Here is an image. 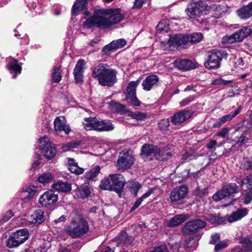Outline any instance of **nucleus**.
I'll return each instance as SVG.
<instances>
[{
    "label": "nucleus",
    "instance_id": "obj_49",
    "mask_svg": "<svg viewBox=\"0 0 252 252\" xmlns=\"http://www.w3.org/2000/svg\"><path fill=\"white\" fill-rule=\"evenodd\" d=\"M247 185V188L248 189H252V175H250L247 176L245 178L242 179L241 185Z\"/></svg>",
    "mask_w": 252,
    "mask_h": 252
},
{
    "label": "nucleus",
    "instance_id": "obj_6",
    "mask_svg": "<svg viewBox=\"0 0 252 252\" xmlns=\"http://www.w3.org/2000/svg\"><path fill=\"white\" fill-rule=\"evenodd\" d=\"M210 6L202 0L192 2L188 4L185 10L186 14L190 18H196L202 15H207Z\"/></svg>",
    "mask_w": 252,
    "mask_h": 252
},
{
    "label": "nucleus",
    "instance_id": "obj_51",
    "mask_svg": "<svg viewBox=\"0 0 252 252\" xmlns=\"http://www.w3.org/2000/svg\"><path fill=\"white\" fill-rule=\"evenodd\" d=\"M249 138L247 137L244 134H242L238 138L236 142V144L242 146L248 142Z\"/></svg>",
    "mask_w": 252,
    "mask_h": 252
},
{
    "label": "nucleus",
    "instance_id": "obj_23",
    "mask_svg": "<svg viewBox=\"0 0 252 252\" xmlns=\"http://www.w3.org/2000/svg\"><path fill=\"white\" fill-rule=\"evenodd\" d=\"M54 128L56 131H64L68 134L70 131L69 126L66 124L65 118L63 116L57 117L54 121Z\"/></svg>",
    "mask_w": 252,
    "mask_h": 252
},
{
    "label": "nucleus",
    "instance_id": "obj_18",
    "mask_svg": "<svg viewBox=\"0 0 252 252\" xmlns=\"http://www.w3.org/2000/svg\"><path fill=\"white\" fill-rule=\"evenodd\" d=\"M85 61L79 59L74 67L73 75L75 81L78 84H82L83 81V73L84 70Z\"/></svg>",
    "mask_w": 252,
    "mask_h": 252
},
{
    "label": "nucleus",
    "instance_id": "obj_44",
    "mask_svg": "<svg viewBox=\"0 0 252 252\" xmlns=\"http://www.w3.org/2000/svg\"><path fill=\"white\" fill-rule=\"evenodd\" d=\"M128 116L132 119H136L137 121H142L147 118V115L145 113L140 112H130Z\"/></svg>",
    "mask_w": 252,
    "mask_h": 252
},
{
    "label": "nucleus",
    "instance_id": "obj_50",
    "mask_svg": "<svg viewBox=\"0 0 252 252\" xmlns=\"http://www.w3.org/2000/svg\"><path fill=\"white\" fill-rule=\"evenodd\" d=\"M228 244L225 241H222L219 242L215 247V251L216 252L219 251L222 249L226 248Z\"/></svg>",
    "mask_w": 252,
    "mask_h": 252
},
{
    "label": "nucleus",
    "instance_id": "obj_62",
    "mask_svg": "<svg viewBox=\"0 0 252 252\" xmlns=\"http://www.w3.org/2000/svg\"><path fill=\"white\" fill-rule=\"evenodd\" d=\"M217 144V141L215 140H211L206 145V147L209 149H212L214 146Z\"/></svg>",
    "mask_w": 252,
    "mask_h": 252
},
{
    "label": "nucleus",
    "instance_id": "obj_46",
    "mask_svg": "<svg viewBox=\"0 0 252 252\" xmlns=\"http://www.w3.org/2000/svg\"><path fill=\"white\" fill-rule=\"evenodd\" d=\"M224 220L223 218H221L216 215H211L209 218V221L213 224H220Z\"/></svg>",
    "mask_w": 252,
    "mask_h": 252
},
{
    "label": "nucleus",
    "instance_id": "obj_40",
    "mask_svg": "<svg viewBox=\"0 0 252 252\" xmlns=\"http://www.w3.org/2000/svg\"><path fill=\"white\" fill-rule=\"evenodd\" d=\"M54 177V175L50 172L44 173L38 177V181L44 185L50 183Z\"/></svg>",
    "mask_w": 252,
    "mask_h": 252
},
{
    "label": "nucleus",
    "instance_id": "obj_43",
    "mask_svg": "<svg viewBox=\"0 0 252 252\" xmlns=\"http://www.w3.org/2000/svg\"><path fill=\"white\" fill-rule=\"evenodd\" d=\"M208 194V189L207 188L201 189L199 186L197 187L192 192V194L194 196L199 198H201L207 196Z\"/></svg>",
    "mask_w": 252,
    "mask_h": 252
},
{
    "label": "nucleus",
    "instance_id": "obj_41",
    "mask_svg": "<svg viewBox=\"0 0 252 252\" xmlns=\"http://www.w3.org/2000/svg\"><path fill=\"white\" fill-rule=\"evenodd\" d=\"M62 76L61 74V69L60 66H55L53 69L52 73V79L53 82L58 83L61 80Z\"/></svg>",
    "mask_w": 252,
    "mask_h": 252
},
{
    "label": "nucleus",
    "instance_id": "obj_21",
    "mask_svg": "<svg viewBox=\"0 0 252 252\" xmlns=\"http://www.w3.org/2000/svg\"><path fill=\"white\" fill-rule=\"evenodd\" d=\"M7 61L8 63L6 65V67L9 71L14 73L12 77L15 79L17 74H20L21 72V64L18 62V60L12 57H9Z\"/></svg>",
    "mask_w": 252,
    "mask_h": 252
},
{
    "label": "nucleus",
    "instance_id": "obj_22",
    "mask_svg": "<svg viewBox=\"0 0 252 252\" xmlns=\"http://www.w3.org/2000/svg\"><path fill=\"white\" fill-rule=\"evenodd\" d=\"M242 107L240 106L237 110H236L234 112H232L231 114H227L220 118L215 122V123H214L213 127L215 128L219 127L226 122L231 121L240 113Z\"/></svg>",
    "mask_w": 252,
    "mask_h": 252
},
{
    "label": "nucleus",
    "instance_id": "obj_52",
    "mask_svg": "<svg viewBox=\"0 0 252 252\" xmlns=\"http://www.w3.org/2000/svg\"><path fill=\"white\" fill-rule=\"evenodd\" d=\"M229 131V128L228 127H223L220 131H218L216 133V135L218 137L224 138L226 134L228 133Z\"/></svg>",
    "mask_w": 252,
    "mask_h": 252
},
{
    "label": "nucleus",
    "instance_id": "obj_38",
    "mask_svg": "<svg viewBox=\"0 0 252 252\" xmlns=\"http://www.w3.org/2000/svg\"><path fill=\"white\" fill-rule=\"evenodd\" d=\"M240 168L244 170L252 169V157H244L241 161Z\"/></svg>",
    "mask_w": 252,
    "mask_h": 252
},
{
    "label": "nucleus",
    "instance_id": "obj_28",
    "mask_svg": "<svg viewBox=\"0 0 252 252\" xmlns=\"http://www.w3.org/2000/svg\"><path fill=\"white\" fill-rule=\"evenodd\" d=\"M67 168L71 173L76 175L81 174L84 172V169L79 167L75 159L72 158L67 159Z\"/></svg>",
    "mask_w": 252,
    "mask_h": 252
},
{
    "label": "nucleus",
    "instance_id": "obj_20",
    "mask_svg": "<svg viewBox=\"0 0 252 252\" xmlns=\"http://www.w3.org/2000/svg\"><path fill=\"white\" fill-rule=\"evenodd\" d=\"M158 81L159 78L158 76L154 74L150 75L143 80L142 85L144 90L149 91L158 86Z\"/></svg>",
    "mask_w": 252,
    "mask_h": 252
},
{
    "label": "nucleus",
    "instance_id": "obj_31",
    "mask_svg": "<svg viewBox=\"0 0 252 252\" xmlns=\"http://www.w3.org/2000/svg\"><path fill=\"white\" fill-rule=\"evenodd\" d=\"M44 213L41 210H36L30 218V221L33 224H40L44 221Z\"/></svg>",
    "mask_w": 252,
    "mask_h": 252
},
{
    "label": "nucleus",
    "instance_id": "obj_14",
    "mask_svg": "<svg viewBox=\"0 0 252 252\" xmlns=\"http://www.w3.org/2000/svg\"><path fill=\"white\" fill-rule=\"evenodd\" d=\"M133 161V157L129 152H123L119 154L117 166L119 169L126 170L130 167Z\"/></svg>",
    "mask_w": 252,
    "mask_h": 252
},
{
    "label": "nucleus",
    "instance_id": "obj_45",
    "mask_svg": "<svg viewBox=\"0 0 252 252\" xmlns=\"http://www.w3.org/2000/svg\"><path fill=\"white\" fill-rule=\"evenodd\" d=\"M141 188V185L138 182H133L131 183L129 189L134 196H137L138 192Z\"/></svg>",
    "mask_w": 252,
    "mask_h": 252
},
{
    "label": "nucleus",
    "instance_id": "obj_48",
    "mask_svg": "<svg viewBox=\"0 0 252 252\" xmlns=\"http://www.w3.org/2000/svg\"><path fill=\"white\" fill-rule=\"evenodd\" d=\"M127 100L129 101L131 105L134 106H140V101L137 98L136 94L129 96H126Z\"/></svg>",
    "mask_w": 252,
    "mask_h": 252
},
{
    "label": "nucleus",
    "instance_id": "obj_11",
    "mask_svg": "<svg viewBox=\"0 0 252 252\" xmlns=\"http://www.w3.org/2000/svg\"><path fill=\"white\" fill-rule=\"evenodd\" d=\"M58 200V194H56L54 190L50 189L40 196L38 201L42 206L51 208L56 204Z\"/></svg>",
    "mask_w": 252,
    "mask_h": 252
},
{
    "label": "nucleus",
    "instance_id": "obj_56",
    "mask_svg": "<svg viewBox=\"0 0 252 252\" xmlns=\"http://www.w3.org/2000/svg\"><path fill=\"white\" fill-rule=\"evenodd\" d=\"M230 81H226L223 80L221 78H217L213 80L212 82V85H219V84H222V85H226L230 83Z\"/></svg>",
    "mask_w": 252,
    "mask_h": 252
},
{
    "label": "nucleus",
    "instance_id": "obj_59",
    "mask_svg": "<svg viewBox=\"0 0 252 252\" xmlns=\"http://www.w3.org/2000/svg\"><path fill=\"white\" fill-rule=\"evenodd\" d=\"M220 239V234L219 233H215L211 236V239L210 241V244H215Z\"/></svg>",
    "mask_w": 252,
    "mask_h": 252
},
{
    "label": "nucleus",
    "instance_id": "obj_1",
    "mask_svg": "<svg viewBox=\"0 0 252 252\" xmlns=\"http://www.w3.org/2000/svg\"><path fill=\"white\" fill-rule=\"evenodd\" d=\"M123 18V16L117 12L113 13L109 16L96 13L84 22L83 27L88 29L95 27L100 29H106L119 23Z\"/></svg>",
    "mask_w": 252,
    "mask_h": 252
},
{
    "label": "nucleus",
    "instance_id": "obj_30",
    "mask_svg": "<svg viewBox=\"0 0 252 252\" xmlns=\"http://www.w3.org/2000/svg\"><path fill=\"white\" fill-rule=\"evenodd\" d=\"M54 189L63 192H68L71 190V184L67 182L57 181L52 185Z\"/></svg>",
    "mask_w": 252,
    "mask_h": 252
},
{
    "label": "nucleus",
    "instance_id": "obj_54",
    "mask_svg": "<svg viewBox=\"0 0 252 252\" xmlns=\"http://www.w3.org/2000/svg\"><path fill=\"white\" fill-rule=\"evenodd\" d=\"M194 97L193 95H190L189 97L183 99L181 101L180 104L183 106H185L189 104L191 101H192L194 100Z\"/></svg>",
    "mask_w": 252,
    "mask_h": 252
},
{
    "label": "nucleus",
    "instance_id": "obj_32",
    "mask_svg": "<svg viewBox=\"0 0 252 252\" xmlns=\"http://www.w3.org/2000/svg\"><path fill=\"white\" fill-rule=\"evenodd\" d=\"M188 218V215L180 214L176 215L168 222L167 225L170 227L178 226L187 220Z\"/></svg>",
    "mask_w": 252,
    "mask_h": 252
},
{
    "label": "nucleus",
    "instance_id": "obj_63",
    "mask_svg": "<svg viewBox=\"0 0 252 252\" xmlns=\"http://www.w3.org/2000/svg\"><path fill=\"white\" fill-rule=\"evenodd\" d=\"M166 25L163 22H160L157 26V30L160 31L166 30Z\"/></svg>",
    "mask_w": 252,
    "mask_h": 252
},
{
    "label": "nucleus",
    "instance_id": "obj_19",
    "mask_svg": "<svg viewBox=\"0 0 252 252\" xmlns=\"http://www.w3.org/2000/svg\"><path fill=\"white\" fill-rule=\"evenodd\" d=\"M192 114L191 111L183 110L174 114L172 117L171 121L175 125H179L190 118Z\"/></svg>",
    "mask_w": 252,
    "mask_h": 252
},
{
    "label": "nucleus",
    "instance_id": "obj_36",
    "mask_svg": "<svg viewBox=\"0 0 252 252\" xmlns=\"http://www.w3.org/2000/svg\"><path fill=\"white\" fill-rule=\"evenodd\" d=\"M155 190V188H152L150 189L147 192L144 193L141 197L139 198L136 200L134 205L131 208L130 212H132L136 209L142 203L143 200L148 197H149L152 193H154Z\"/></svg>",
    "mask_w": 252,
    "mask_h": 252
},
{
    "label": "nucleus",
    "instance_id": "obj_17",
    "mask_svg": "<svg viewBox=\"0 0 252 252\" xmlns=\"http://www.w3.org/2000/svg\"><path fill=\"white\" fill-rule=\"evenodd\" d=\"M126 44V41L123 38L113 40L103 48L102 52L105 54H109L112 52L124 47Z\"/></svg>",
    "mask_w": 252,
    "mask_h": 252
},
{
    "label": "nucleus",
    "instance_id": "obj_25",
    "mask_svg": "<svg viewBox=\"0 0 252 252\" xmlns=\"http://www.w3.org/2000/svg\"><path fill=\"white\" fill-rule=\"evenodd\" d=\"M99 119L96 117H89L84 119L83 122L84 128L87 130H94L98 131Z\"/></svg>",
    "mask_w": 252,
    "mask_h": 252
},
{
    "label": "nucleus",
    "instance_id": "obj_4",
    "mask_svg": "<svg viewBox=\"0 0 252 252\" xmlns=\"http://www.w3.org/2000/svg\"><path fill=\"white\" fill-rule=\"evenodd\" d=\"M202 38L203 35L200 32H195L190 35L179 33L170 36L164 46L166 49L173 51L188 42H198Z\"/></svg>",
    "mask_w": 252,
    "mask_h": 252
},
{
    "label": "nucleus",
    "instance_id": "obj_60",
    "mask_svg": "<svg viewBox=\"0 0 252 252\" xmlns=\"http://www.w3.org/2000/svg\"><path fill=\"white\" fill-rule=\"evenodd\" d=\"M13 214L10 210L8 211L3 217V222L8 221L12 216Z\"/></svg>",
    "mask_w": 252,
    "mask_h": 252
},
{
    "label": "nucleus",
    "instance_id": "obj_34",
    "mask_svg": "<svg viewBox=\"0 0 252 252\" xmlns=\"http://www.w3.org/2000/svg\"><path fill=\"white\" fill-rule=\"evenodd\" d=\"M87 2L86 0H77L72 7V14L77 15L81 10L86 9Z\"/></svg>",
    "mask_w": 252,
    "mask_h": 252
},
{
    "label": "nucleus",
    "instance_id": "obj_24",
    "mask_svg": "<svg viewBox=\"0 0 252 252\" xmlns=\"http://www.w3.org/2000/svg\"><path fill=\"white\" fill-rule=\"evenodd\" d=\"M175 67L183 71H187L194 68V64L188 60L179 59L174 62Z\"/></svg>",
    "mask_w": 252,
    "mask_h": 252
},
{
    "label": "nucleus",
    "instance_id": "obj_58",
    "mask_svg": "<svg viewBox=\"0 0 252 252\" xmlns=\"http://www.w3.org/2000/svg\"><path fill=\"white\" fill-rule=\"evenodd\" d=\"M151 252H169L167 247L165 245H161L156 247Z\"/></svg>",
    "mask_w": 252,
    "mask_h": 252
},
{
    "label": "nucleus",
    "instance_id": "obj_13",
    "mask_svg": "<svg viewBox=\"0 0 252 252\" xmlns=\"http://www.w3.org/2000/svg\"><path fill=\"white\" fill-rule=\"evenodd\" d=\"M37 190V188L34 186H29L22 189L20 193L19 197L23 201L22 203L23 208L25 207L28 205H31V200Z\"/></svg>",
    "mask_w": 252,
    "mask_h": 252
},
{
    "label": "nucleus",
    "instance_id": "obj_29",
    "mask_svg": "<svg viewBox=\"0 0 252 252\" xmlns=\"http://www.w3.org/2000/svg\"><path fill=\"white\" fill-rule=\"evenodd\" d=\"M159 152V148L157 146L145 144L141 148V155L145 157L149 156L153 154H156Z\"/></svg>",
    "mask_w": 252,
    "mask_h": 252
},
{
    "label": "nucleus",
    "instance_id": "obj_37",
    "mask_svg": "<svg viewBox=\"0 0 252 252\" xmlns=\"http://www.w3.org/2000/svg\"><path fill=\"white\" fill-rule=\"evenodd\" d=\"M100 168L99 166H95L93 168L86 172L85 174V178L88 180H91L96 177L100 173Z\"/></svg>",
    "mask_w": 252,
    "mask_h": 252
},
{
    "label": "nucleus",
    "instance_id": "obj_61",
    "mask_svg": "<svg viewBox=\"0 0 252 252\" xmlns=\"http://www.w3.org/2000/svg\"><path fill=\"white\" fill-rule=\"evenodd\" d=\"M182 244L180 242L175 243L172 245L171 249L174 252H179V250L182 248Z\"/></svg>",
    "mask_w": 252,
    "mask_h": 252
},
{
    "label": "nucleus",
    "instance_id": "obj_42",
    "mask_svg": "<svg viewBox=\"0 0 252 252\" xmlns=\"http://www.w3.org/2000/svg\"><path fill=\"white\" fill-rule=\"evenodd\" d=\"M252 235H248L245 237H241L238 238L239 243L241 244L244 247L249 248L252 247Z\"/></svg>",
    "mask_w": 252,
    "mask_h": 252
},
{
    "label": "nucleus",
    "instance_id": "obj_33",
    "mask_svg": "<svg viewBox=\"0 0 252 252\" xmlns=\"http://www.w3.org/2000/svg\"><path fill=\"white\" fill-rule=\"evenodd\" d=\"M98 131H109L114 129V126L109 121H105L99 119Z\"/></svg>",
    "mask_w": 252,
    "mask_h": 252
},
{
    "label": "nucleus",
    "instance_id": "obj_27",
    "mask_svg": "<svg viewBox=\"0 0 252 252\" xmlns=\"http://www.w3.org/2000/svg\"><path fill=\"white\" fill-rule=\"evenodd\" d=\"M238 16L242 19H247L252 16V2L243 6L237 11Z\"/></svg>",
    "mask_w": 252,
    "mask_h": 252
},
{
    "label": "nucleus",
    "instance_id": "obj_64",
    "mask_svg": "<svg viewBox=\"0 0 252 252\" xmlns=\"http://www.w3.org/2000/svg\"><path fill=\"white\" fill-rule=\"evenodd\" d=\"M66 220V216L62 215L59 218H58L57 219H55L54 220V222L55 223H58L59 222H64Z\"/></svg>",
    "mask_w": 252,
    "mask_h": 252
},
{
    "label": "nucleus",
    "instance_id": "obj_8",
    "mask_svg": "<svg viewBox=\"0 0 252 252\" xmlns=\"http://www.w3.org/2000/svg\"><path fill=\"white\" fill-rule=\"evenodd\" d=\"M29 233L27 229H22L12 233L8 238L6 246L9 248L18 247L29 238Z\"/></svg>",
    "mask_w": 252,
    "mask_h": 252
},
{
    "label": "nucleus",
    "instance_id": "obj_55",
    "mask_svg": "<svg viewBox=\"0 0 252 252\" xmlns=\"http://www.w3.org/2000/svg\"><path fill=\"white\" fill-rule=\"evenodd\" d=\"M147 1V0H135L133 8H140Z\"/></svg>",
    "mask_w": 252,
    "mask_h": 252
},
{
    "label": "nucleus",
    "instance_id": "obj_26",
    "mask_svg": "<svg viewBox=\"0 0 252 252\" xmlns=\"http://www.w3.org/2000/svg\"><path fill=\"white\" fill-rule=\"evenodd\" d=\"M248 210L246 208L237 210L231 215L227 217V220L229 222H233L241 220L248 214Z\"/></svg>",
    "mask_w": 252,
    "mask_h": 252
},
{
    "label": "nucleus",
    "instance_id": "obj_57",
    "mask_svg": "<svg viewBox=\"0 0 252 252\" xmlns=\"http://www.w3.org/2000/svg\"><path fill=\"white\" fill-rule=\"evenodd\" d=\"M40 155L36 154L34 158V160L33 161V162L32 164V168L35 169L36 167H37L40 163Z\"/></svg>",
    "mask_w": 252,
    "mask_h": 252
},
{
    "label": "nucleus",
    "instance_id": "obj_15",
    "mask_svg": "<svg viewBox=\"0 0 252 252\" xmlns=\"http://www.w3.org/2000/svg\"><path fill=\"white\" fill-rule=\"evenodd\" d=\"M205 225V221L199 219L194 220L187 222L182 231L184 234L190 235L197 232L199 229L203 228Z\"/></svg>",
    "mask_w": 252,
    "mask_h": 252
},
{
    "label": "nucleus",
    "instance_id": "obj_7",
    "mask_svg": "<svg viewBox=\"0 0 252 252\" xmlns=\"http://www.w3.org/2000/svg\"><path fill=\"white\" fill-rule=\"evenodd\" d=\"M227 53L222 50H212L207 53L204 65L209 69H217L220 66L222 58L226 57Z\"/></svg>",
    "mask_w": 252,
    "mask_h": 252
},
{
    "label": "nucleus",
    "instance_id": "obj_53",
    "mask_svg": "<svg viewBox=\"0 0 252 252\" xmlns=\"http://www.w3.org/2000/svg\"><path fill=\"white\" fill-rule=\"evenodd\" d=\"M244 203L245 204H248L252 201V192H249L246 193L243 196Z\"/></svg>",
    "mask_w": 252,
    "mask_h": 252
},
{
    "label": "nucleus",
    "instance_id": "obj_16",
    "mask_svg": "<svg viewBox=\"0 0 252 252\" xmlns=\"http://www.w3.org/2000/svg\"><path fill=\"white\" fill-rule=\"evenodd\" d=\"M188 192V188L185 185L177 187L173 189L169 194L172 203H177L182 200L187 196Z\"/></svg>",
    "mask_w": 252,
    "mask_h": 252
},
{
    "label": "nucleus",
    "instance_id": "obj_3",
    "mask_svg": "<svg viewBox=\"0 0 252 252\" xmlns=\"http://www.w3.org/2000/svg\"><path fill=\"white\" fill-rule=\"evenodd\" d=\"M66 233L73 239L81 238L88 234L89 225L87 220L81 215H75L71 218L69 224L64 228Z\"/></svg>",
    "mask_w": 252,
    "mask_h": 252
},
{
    "label": "nucleus",
    "instance_id": "obj_5",
    "mask_svg": "<svg viewBox=\"0 0 252 252\" xmlns=\"http://www.w3.org/2000/svg\"><path fill=\"white\" fill-rule=\"evenodd\" d=\"M125 184L126 181L122 175L111 174L101 181L99 187L103 190L113 191L120 194L123 191Z\"/></svg>",
    "mask_w": 252,
    "mask_h": 252
},
{
    "label": "nucleus",
    "instance_id": "obj_2",
    "mask_svg": "<svg viewBox=\"0 0 252 252\" xmlns=\"http://www.w3.org/2000/svg\"><path fill=\"white\" fill-rule=\"evenodd\" d=\"M92 76L102 86L112 87L117 81V71L107 63H100L92 68Z\"/></svg>",
    "mask_w": 252,
    "mask_h": 252
},
{
    "label": "nucleus",
    "instance_id": "obj_12",
    "mask_svg": "<svg viewBox=\"0 0 252 252\" xmlns=\"http://www.w3.org/2000/svg\"><path fill=\"white\" fill-rule=\"evenodd\" d=\"M38 141L44 156L48 159L53 158L56 154V150L55 147L51 146L49 139L47 137H43L40 138Z\"/></svg>",
    "mask_w": 252,
    "mask_h": 252
},
{
    "label": "nucleus",
    "instance_id": "obj_47",
    "mask_svg": "<svg viewBox=\"0 0 252 252\" xmlns=\"http://www.w3.org/2000/svg\"><path fill=\"white\" fill-rule=\"evenodd\" d=\"M169 121L168 119H162L158 123V127L161 130L165 131L169 126Z\"/></svg>",
    "mask_w": 252,
    "mask_h": 252
},
{
    "label": "nucleus",
    "instance_id": "obj_9",
    "mask_svg": "<svg viewBox=\"0 0 252 252\" xmlns=\"http://www.w3.org/2000/svg\"><path fill=\"white\" fill-rule=\"evenodd\" d=\"M252 33L251 28L248 26L244 27L232 34L223 37L224 42L232 43L235 42H241L245 38L250 36Z\"/></svg>",
    "mask_w": 252,
    "mask_h": 252
},
{
    "label": "nucleus",
    "instance_id": "obj_35",
    "mask_svg": "<svg viewBox=\"0 0 252 252\" xmlns=\"http://www.w3.org/2000/svg\"><path fill=\"white\" fill-rule=\"evenodd\" d=\"M75 192V195L77 197L85 198L90 194L91 191L87 186H80L76 188Z\"/></svg>",
    "mask_w": 252,
    "mask_h": 252
},
{
    "label": "nucleus",
    "instance_id": "obj_39",
    "mask_svg": "<svg viewBox=\"0 0 252 252\" xmlns=\"http://www.w3.org/2000/svg\"><path fill=\"white\" fill-rule=\"evenodd\" d=\"M139 81H131L126 88V96H129L136 94V89L139 84Z\"/></svg>",
    "mask_w": 252,
    "mask_h": 252
},
{
    "label": "nucleus",
    "instance_id": "obj_10",
    "mask_svg": "<svg viewBox=\"0 0 252 252\" xmlns=\"http://www.w3.org/2000/svg\"><path fill=\"white\" fill-rule=\"evenodd\" d=\"M238 191V187L235 183H230L222 187V189L215 193L213 199L215 201H219L229 197Z\"/></svg>",
    "mask_w": 252,
    "mask_h": 252
}]
</instances>
